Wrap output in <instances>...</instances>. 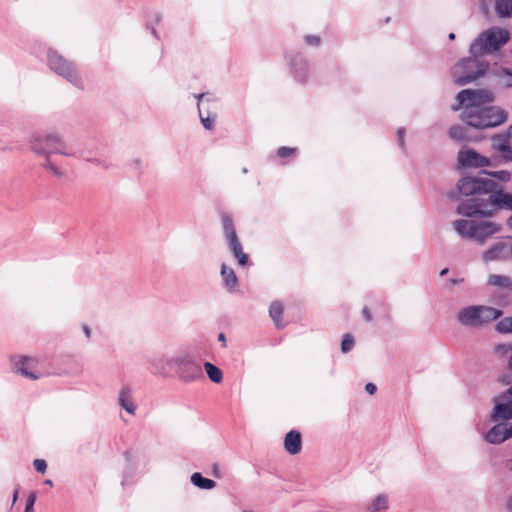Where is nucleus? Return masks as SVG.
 <instances>
[{
  "label": "nucleus",
  "instance_id": "f257e3e1",
  "mask_svg": "<svg viewBox=\"0 0 512 512\" xmlns=\"http://www.w3.org/2000/svg\"><path fill=\"white\" fill-rule=\"evenodd\" d=\"M457 103L452 105V110L463 108L462 121L475 129L493 128L503 124L507 120V113L494 106L485 104L493 101V94L486 89H464L456 96Z\"/></svg>",
  "mask_w": 512,
  "mask_h": 512
},
{
  "label": "nucleus",
  "instance_id": "f03ea898",
  "mask_svg": "<svg viewBox=\"0 0 512 512\" xmlns=\"http://www.w3.org/2000/svg\"><path fill=\"white\" fill-rule=\"evenodd\" d=\"M453 228L462 238L475 240L481 245L501 230V226L495 222L472 219L455 220Z\"/></svg>",
  "mask_w": 512,
  "mask_h": 512
},
{
  "label": "nucleus",
  "instance_id": "7ed1b4c3",
  "mask_svg": "<svg viewBox=\"0 0 512 512\" xmlns=\"http://www.w3.org/2000/svg\"><path fill=\"white\" fill-rule=\"evenodd\" d=\"M481 55H472L462 58L452 68L451 75L458 86L469 84L484 76L489 70V63L479 59Z\"/></svg>",
  "mask_w": 512,
  "mask_h": 512
},
{
  "label": "nucleus",
  "instance_id": "20e7f679",
  "mask_svg": "<svg viewBox=\"0 0 512 512\" xmlns=\"http://www.w3.org/2000/svg\"><path fill=\"white\" fill-rule=\"evenodd\" d=\"M165 363L167 366L176 369L179 380L184 383H192L204 379L200 364L188 352L180 351L173 357L166 359Z\"/></svg>",
  "mask_w": 512,
  "mask_h": 512
},
{
  "label": "nucleus",
  "instance_id": "39448f33",
  "mask_svg": "<svg viewBox=\"0 0 512 512\" xmlns=\"http://www.w3.org/2000/svg\"><path fill=\"white\" fill-rule=\"evenodd\" d=\"M510 39L509 31L503 28H491L482 32L470 45L472 55H485L501 49Z\"/></svg>",
  "mask_w": 512,
  "mask_h": 512
},
{
  "label": "nucleus",
  "instance_id": "423d86ee",
  "mask_svg": "<svg viewBox=\"0 0 512 512\" xmlns=\"http://www.w3.org/2000/svg\"><path fill=\"white\" fill-rule=\"evenodd\" d=\"M502 314V310L490 306L472 305L461 309L457 320L463 326L478 327L498 319Z\"/></svg>",
  "mask_w": 512,
  "mask_h": 512
},
{
  "label": "nucleus",
  "instance_id": "0eeeda50",
  "mask_svg": "<svg viewBox=\"0 0 512 512\" xmlns=\"http://www.w3.org/2000/svg\"><path fill=\"white\" fill-rule=\"evenodd\" d=\"M30 146L33 152L48 159L51 154L73 156L66 150V145L61 136L55 132L48 134H33L30 139Z\"/></svg>",
  "mask_w": 512,
  "mask_h": 512
},
{
  "label": "nucleus",
  "instance_id": "6e6552de",
  "mask_svg": "<svg viewBox=\"0 0 512 512\" xmlns=\"http://www.w3.org/2000/svg\"><path fill=\"white\" fill-rule=\"evenodd\" d=\"M49 68L57 75L65 78L72 85L82 88V81L72 62L65 59L57 51L49 49L47 54Z\"/></svg>",
  "mask_w": 512,
  "mask_h": 512
},
{
  "label": "nucleus",
  "instance_id": "1a4fd4ad",
  "mask_svg": "<svg viewBox=\"0 0 512 512\" xmlns=\"http://www.w3.org/2000/svg\"><path fill=\"white\" fill-rule=\"evenodd\" d=\"M493 408L489 413L490 422H509L512 420V394L508 388L494 395L491 399Z\"/></svg>",
  "mask_w": 512,
  "mask_h": 512
},
{
  "label": "nucleus",
  "instance_id": "9d476101",
  "mask_svg": "<svg viewBox=\"0 0 512 512\" xmlns=\"http://www.w3.org/2000/svg\"><path fill=\"white\" fill-rule=\"evenodd\" d=\"M221 219L224 236L228 241L234 257L238 260V263L241 266L246 265L248 263V255L242 250V245L237 237L232 217L229 214H223Z\"/></svg>",
  "mask_w": 512,
  "mask_h": 512
},
{
  "label": "nucleus",
  "instance_id": "9b49d317",
  "mask_svg": "<svg viewBox=\"0 0 512 512\" xmlns=\"http://www.w3.org/2000/svg\"><path fill=\"white\" fill-rule=\"evenodd\" d=\"M37 364L38 361L35 358L28 356H13L11 358L12 371L31 380H37L41 377Z\"/></svg>",
  "mask_w": 512,
  "mask_h": 512
},
{
  "label": "nucleus",
  "instance_id": "f8f14e48",
  "mask_svg": "<svg viewBox=\"0 0 512 512\" xmlns=\"http://www.w3.org/2000/svg\"><path fill=\"white\" fill-rule=\"evenodd\" d=\"M511 138L512 136L508 135V130L505 133L495 134L490 138L491 149L502 163L512 162Z\"/></svg>",
  "mask_w": 512,
  "mask_h": 512
},
{
  "label": "nucleus",
  "instance_id": "ddd939ff",
  "mask_svg": "<svg viewBox=\"0 0 512 512\" xmlns=\"http://www.w3.org/2000/svg\"><path fill=\"white\" fill-rule=\"evenodd\" d=\"M457 161L462 167L482 168L490 166V160L487 157L466 146L459 150Z\"/></svg>",
  "mask_w": 512,
  "mask_h": 512
},
{
  "label": "nucleus",
  "instance_id": "4468645a",
  "mask_svg": "<svg viewBox=\"0 0 512 512\" xmlns=\"http://www.w3.org/2000/svg\"><path fill=\"white\" fill-rule=\"evenodd\" d=\"M494 425L485 433L484 440L498 445L512 438V422H493Z\"/></svg>",
  "mask_w": 512,
  "mask_h": 512
},
{
  "label": "nucleus",
  "instance_id": "2eb2a0df",
  "mask_svg": "<svg viewBox=\"0 0 512 512\" xmlns=\"http://www.w3.org/2000/svg\"><path fill=\"white\" fill-rule=\"evenodd\" d=\"M487 283L492 286H497L503 289H509L511 298L505 299L504 293H498L496 295V303L502 306L512 305V279L504 275L492 274L488 277Z\"/></svg>",
  "mask_w": 512,
  "mask_h": 512
},
{
  "label": "nucleus",
  "instance_id": "dca6fc26",
  "mask_svg": "<svg viewBox=\"0 0 512 512\" xmlns=\"http://www.w3.org/2000/svg\"><path fill=\"white\" fill-rule=\"evenodd\" d=\"M494 351L507 363V368L511 371L501 375L499 382L504 385L512 384V344H498L494 347Z\"/></svg>",
  "mask_w": 512,
  "mask_h": 512
},
{
  "label": "nucleus",
  "instance_id": "f3484780",
  "mask_svg": "<svg viewBox=\"0 0 512 512\" xmlns=\"http://www.w3.org/2000/svg\"><path fill=\"white\" fill-rule=\"evenodd\" d=\"M208 93H200V94H194V97L198 99V112L199 117L201 120L202 125L207 130H212L214 128V124L217 118V114H204V109L206 106V103L202 101L204 97H206Z\"/></svg>",
  "mask_w": 512,
  "mask_h": 512
},
{
  "label": "nucleus",
  "instance_id": "a211bd4d",
  "mask_svg": "<svg viewBox=\"0 0 512 512\" xmlns=\"http://www.w3.org/2000/svg\"><path fill=\"white\" fill-rule=\"evenodd\" d=\"M284 448L291 455L300 453L302 448L301 433L297 430L289 431L284 438Z\"/></svg>",
  "mask_w": 512,
  "mask_h": 512
},
{
  "label": "nucleus",
  "instance_id": "6ab92c4d",
  "mask_svg": "<svg viewBox=\"0 0 512 512\" xmlns=\"http://www.w3.org/2000/svg\"><path fill=\"white\" fill-rule=\"evenodd\" d=\"M507 244L503 242H498L494 244L491 248L486 250L482 259L484 262H491L496 260H505L507 259Z\"/></svg>",
  "mask_w": 512,
  "mask_h": 512
},
{
  "label": "nucleus",
  "instance_id": "aec40b11",
  "mask_svg": "<svg viewBox=\"0 0 512 512\" xmlns=\"http://www.w3.org/2000/svg\"><path fill=\"white\" fill-rule=\"evenodd\" d=\"M118 404L129 414L134 415L137 406L132 399V389L129 386L121 387L118 395Z\"/></svg>",
  "mask_w": 512,
  "mask_h": 512
},
{
  "label": "nucleus",
  "instance_id": "412c9836",
  "mask_svg": "<svg viewBox=\"0 0 512 512\" xmlns=\"http://www.w3.org/2000/svg\"><path fill=\"white\" fill-rule=\"evenodd\" d=\"M221 277H222L224 287L230 293H234V292L238 291V289H237L238 278L232 268L228 267L226 264H222Z\"/></svg>",
  "mask_w": 512,
  "mask_h": 512
},
{
  "label": "nucleus",
  "instance_id": "4be33fe9",
  "mask_svg": "<svg viewBox=\"0 0 512 512\" xmlns=\"http://www.w3.org/2000/svg\"><path fill=\"white\" fill-rule=\"evenodd\" d=\"M291 68L293 70L295 78L299 82L305 83L307 80V78H306V68H307L306 62L301 57H297L296 59L291 60Z\"/></svg>",
  "mask_w": 512,
  "mask_h": 512
},
{
  "label": "nucleus",
  "instance_id": "5701e85b",
  "mask_svg": "<svg viewBox=\"0 0 512 512\" xmlns=\"http://www.w3.org/2000/svg\"><path fill=\"white\" fill-rule=\"evenodd\" d=\"M449 136L457 142L470 141L472 138L468 134L467 128L461 125H454L449 129Z\"/></svg>",
  "mask_w": 512,
  "mask_h": 512
},
{
  "label": "nucleus",
  "instance_id": "b1692460",
  "mask_svg": "<svg viewBox=\"0 0 512 512\" xmlns=\"http://www.w3.org/2000/svg\"><path fill=\"white\" fill-rule=\"evenodd\" d=\"M191 482L196 487L205 490L213 489L216 486L215 481L208 478H204L199 472H195L192 474Z\"/></svg>",
  "mask_w": 512,
  "mask_h": 512
},
{
  "label": "nucleus",
  "instance_id": "393cba45",
  "mask_svg": "<svg viewBox=\"0 0 512 512\" xmlns=\"http://www.w3.org/2000/svg\"><path fill=\"white\" fill-rule=\"evenodd\" d=\"M388 509V497L385 494H379L367 506V512H379Z\"/></svg>",
  "mask_w": 512,
  "mask_h": 512
},
{
  "label": "nucleus",
  "instance_id": "a878e982",
  "mask_svg": "<svg viewBox=\"0 0 512 512\" xmlns=\"http://www.w3.org/2000/svg\"><path fill=\"white\" fill-rule=\"evenodd\" d=\"M493 74L500 80L503 86L512 87V69L499 67L493 70Z\"/></svg>",
  "mask_w": 512,
  "mask_h": 512
},
{
  "label": "nucleus",
  "instance_id": "bb28decb",
  "mask_svg": "<svg viewBox=\"0 0 512 512\" xmlns=\"http://www.w3.org/2000/svg\"><path fill=\"white\" fill-rule=\"evenodd\" d=\"M495 10L500 17L512 18V0H495Z\"/></svg>",
  "mask_w": 512,
  "mask_h": 512
},
{
  "label": "nucleus",
  "instance_id": "cd10ccee",
  "mask_svg": "<svg viewBox=\"0 0 512 512\" xmlns=\"http://www.w3.org/2000/svg\"><path fill=\"white\" fill-rule=\"evenodd\" d=\"M269 314L277 327H283V325L281 324L283 306L280 302L274 301L271 303L269 308Z\"/></svg>",
  "mask_w": 512,
  "mask_h": 512
},
{
  "label": "nucleus",
  "instance_id": "c85d7f7f",
  "mask_svg": "<svg viewBox=\"0 0 512 512\" xmlns=\"http://www.w3.org/2000/svg\"><path fill=\"white\" fill-rule=\"evenodd\" d=\"M204 369L207 373V376L209 377V379L212 382L220 383L222 381L223 373L217 366H215L214 364H212L210 362H205Z\"/></svg>",
  "mask_w": 512,
  "mask_h": 512
},
{
  "label": "nucleus",
  "instance_id": "c756f323",
  "mask_svg": "<svg viewBox=\"0 0 512 512\" xmlns=\"http://www.w3.org/2000/svg\"><path fill=\"white\" fill-rule=\"evenodd\" d=\"M495 329L500 334H512V316L505 317L498 321L495 325Z\"/></svg>",
  "mask_w": 512,
  "mask_h": 512
},
{
  "label": "nucleus",
  "instance_id": "7c9ffc66",
  "mask_svg": "<svg viewBox=\"0 0 512 512\" xmlns=\"http://www.w3.org/2000/svg\"><path fill=\"white\" fill-rule=\"evenodd\" d=\"M483 175L494 177L502 182H508L511 179V173L507 170H499L494 172L482 171Z\"/></svg>",
  "mask_w": 512,
  "mask_h": 512
},
{
  "label": "nucleus",
  "instance_id": "2f4dec72",
  "mask_svg": "<svg viewBox=\"0 0 512 512\" xmlns=\"http://www.w3.org/2000/svg\"><path fill=\"white\" fill-rule=\"evenodd\" d=\"M202 101L206 103V106H205V109H204V114L205 115H207L208 113L209 114H217L215 99L211 98L209 93H208V95L206 97H204L202 99Z\"/></svg>",
  "mask_w": 512,
  "mask_h": 512
},
{
  "label": "nucleus",
  "instance_id": "473e14b6",
  "mask_svg": "<svg viewBox=\"0 0 512 512\" xmlns=\"http://www.w3.org/2000/svg\"><path fill=\"white\" fill-rule=\"evenodd\" d=\"M354 346V338L350 334H345L341 342V351L348 353Z\"/></svg>",
  "mask_w": 512,
  "mask_h": 512
},
{
  "label": "nucleus",
  "instance_id": "72a5a7b5",
  "mask_svg": "<svg viewBox=\"0 0 512 512\" xmlns=\"http://www.w3.org/2000/svg\"><path fill=\"white\" fill-rule=\"evenodd\" d=\"M43 167L50 171L56 177H63L64 173L52 162H50L49 158L46 159V162L43 164Z\"/></svg>",
  "mask_w": 512,
  "mask_h": 512
},
{
  "label": "nucleus",
  "instance_id": "f704fd0d",
  "mask_svg": "<svg viewBox=\"0 0 512 512\" xmlns=\"http://www.w3.org/2000/svg\"><path fill=\"white\" fill-rule=\"evenodd\" d=\"M36 501V494L32 492L28 495L24 512H34V504Z\"/></svg>",
  "mask_w": 512,
  "mask_h": 512
},
{
  "label": "nucleus",
  "instance_id": "c9c22d12",
  "mask_svg": "<svg viewBox=\"0 0 512 512\" xmlns=\"http://www.w3.org/2000/svg\"><path fill=\"white\" fill-rule=\"evenodd\" d=\"M33 465H34L36 471L39 473H42V474L45 473V471L47 469V463L43 459H35L33 461Z\"/></svg>",
  "mask_w": 512,
  "mask_h": 512
},
{
  "label": "nucleus",
  "instance_id": "e433bc0d",
  "mask_svg": "<svg viewBox=\"0 0 512 512\" xmlns=\"http://www.w3.org/2000/svg\"><path fill=\"white\" fill-rule=\"evenodd\" d=\"M293 153H295V149L286 147V146L280 147L277 151V155L281 158L288 157V156L292 155Z\"/></svg>",
  "mask_w": 512,
  "mask_h": 512
},
{
  "label": "nucleus",
  "instance_id": "4c0bfd02",
  "mask_svg": "<svg viewBox=\"0 0 512 512\" xmlns=\"http://www.w3.org/2000/svg\"><path fill=\"white\" fill-rule=\"evenodd\" d=\"M305 41L308 45L318 46L320 44V38L314 35H307Z\"/></svg>",
  "mask_w": 512,
  "mask_h": 512
},
{
  "label": "nucleus",
  "instance_id": "58836bf2",
  "mask_svg": "<svg viewBox=\"0 0 512 512\" xmlns=\"http://www.w3.org/2000/svg\"><path fill=\"white\" fill-rule=\"evenodd\" d=\"M404 133H405V129L404 128H399L397 130V139H398V144L400 146L401 149H404L405 148V142H404Z\"/></svg>",
  "mask_w": 512,
  "mask_h": 512
},
{
  "label": "nucleus",
  "instance_id": "ea45409f",
  "mask_svg": "<svg viewBox=\"0 0 512 512\" xmlns=\"http://www.w3.org/2000/svg\"><path fill=\"white\" fill-rule=\"evenodd\" d=\"M365 391L369 394V395H373L375 394V392L377 391V387L375 384L373 383H367L365 385Z\"/></svg>",
  "mask_w": 512,
  "mask_h": 512
},
{
  "label": "nucleus",
  "instance_id": "a19ab883",
  "mask_svg": "<svg viewBox=\"0 0 512 512\" xmlns=\"http://www.w3.org/2000/svg\"><path fill=\"white\" fill-rule=\"evenodd\" d=\"M362 314H363V317L365 318L366 321H368V322L372 321V314H371V311L369 310V308L367 306H365L363 308Z\"/></svg>",
  "mask_w": 512,
  "mask_h": 512
},
{
  "label": "nucleus",
  "instance_id": "79ce46f5",
  "mask_svg": "<svg viewBox=\"0 0 512 512\" xmlns=\"http://www.w3.org/2000/svg\"><path fill=\"white\" fill-rule=\"evenodd\" d=\"M133 164H134L135 168H136L138 171H140V170H141V167H142V161H141V159H140V158H135V159L133 160Z\"/></svg>",
  "mask_w": 512,
  "mask_h": 512
},
{
  "label": "nucleus",
  "instance_id": "37998d69",
  "mask_svg": "<svg viewBox=\"0 0 512 512\" xmlns=\"http://www.w3.org/2000/svg\"><path fill=\"white\" fill-rule=\"evenodd\" d=\"M82 329H83V332H84L85 336H86L87 338H90V336H91V330H90V328H89L86 324H84V325L82 326Z\"/></svg>",
  "mask_w": 512,
  "mask_h": 512
},
{
  "label": "nucleus",
  "instance_id": "c03bdc74",
  "mask_svg": "<svg viewBox=\"0 0 512 512\" xmlns=\"http://www.w3.org/2000/svg\"><path fill=\"white\" fill-rule=\"evenodd\" d=\"M218 340H219V341H221V342H223V345H225V343H226V337H225L224 333H220V334L218 335Z\"/></svg>",
  "mask_w": 512,
  "mask_h": 512
},
{
  "label": "nucleus",
  "instance_id": "a18cd8bd",
  "mask_svg": "<svg viewBox=\"0 0 512 512\" xmlns=\"http://www.w3.org/2000/svg\"><path fill=\"white\" fill-rule=\"evenodd\" d=\"M18 493H19V488H16L14 491V494H13V503L16 502V500L18 498Z\"/></svg>",
  "mask_w": 512,
  "mask_h": 512
},
{
  "label": "nucleus",
  "instance_id": "49530a36",
  "mask_svg": "<svg viewBox=\"0 0 512 512\" xmlns=\"http://www.w3.org/2000/svg\"><path fill=\"white\" fill-rule=\"evenodd\" d=\"M502 293H504V295H505V299H510V298H511V294H510L509 289H506V290H505V291H503Z\"/></svg>",
  "mask_w": 512,
  "mask_h": 512
},
{
  "label": "nucleus",
  "instance_id": "de8ad7c7",
  "mask_svg": "<svg viewBox=\"0 0 512 512\" xmlns=\"http://www.w3.org/2000/svg\"><path fill=\"white\" fill-rule=\"evenodd\" d=\"M507 507L510 511H512V496L508 500Z\"/></svg>",
  "mask_w": 512,
  "mask_h": 512
},
{
  "label": "nucleus",
  "instance_id": "09e8293b",
  "mask_svg": "<svg viewBox=\"0 0 512 512\" xmlns=\"http://www.w3.org/2000/svg\"><path fill=\"white\" fill-rule=\"evenodd\" d=\"M44 484H45V485H48V486H50V487H52V486H53V482H52V480H50V479H46V480L44 481Z\"/></svg>",
  "mask_w": 512,
  "mask_h": 512
},
{
  "label": "nucleus",
  "instance_id": "8fccbe9b",
  "mask_svg": "<svg viewBox=\"0 0 512 512\" xmlns=\"http://www.w3.org/2000/svg\"><path fill=\"white\" fill-rule=\"evenodd\" d=\"M447 273H448V269H447V268H444V269H442V270H441V272H440V276H444V275H446Z\"/></svg>",
  "mask_w": 512,
  "mask_h": 512
},
{
  "label": "nucleus",
  "instance_id": "3c124183",
  "mask_svg": "<svg viewBox=\"0 0 512 512\" xmlns=\"http://www.w3.org/2000/svg\"><path fill=\"white\" fill-rule=\"evenodd\" d=\"M448 37H449L450 40H453L455 38V34L454 33H450Z\"/></svg>",
  "mask_w": 512,
  "mask_h": 512
},
{
  "label": "nucleus",
  "instance_id": "603ef678",
  "mask_svg": "<svg viewBox=\"0 0 512 512\" xmlns=\"http://www.w3.org/2000/svg\"><path fill=\"white\" fill-rule=\"evenodd\" d=\"M457 283H459V281H458V280H455V279H452V280H451V284H452V285H456Z\"/></svg>",
  "mask_w": 512,
  "mask_h": 512
},
{
  "label": "nucleus",
  "instance_id": "864d4df0",
  "mask_svg": "<svg viewBox=\"0 0 512 512\" xmlns=\"http://www.w3.org/2000/svg\"><path fill=\"white\" fill-rule=\"evenodd\" d=\"M508 393L509 394H512V383L510 384V386L508 387Z\"/></svg>",
  "mask_w": 512,
  "mask_h": 512
},
{
  "label": "nucleus",
  "instance_id": "5fc2aeb1",
  "mask_svg": "<svg viewBox=\"0 0 512 512\" xmlns=\"http://www.w3.org/2000/svg\"><path fill=\"white\" fill-rule=\"evenodd\" d=\"M242 172H243V173H247V168H244V169L242 170Z\"/></svg>",
  "mask_w": 512,
  "mask_h": 512
},
{
  "label": "nucleus",
  "instance_id": "6e6d98bb",
  "mask_svg": "<svg viewBox=\"0 0 512 512\" xmlns=\"http://www.w3.org/2000/svg\"><path fill=\"white\" fill-rule=\"evenodd\" d=\"M510 254H511V257H512V244H511V247H510Z\"/></svg>",
  "mask_w": 512,
  "mask_h": 512
}]
</instances>
